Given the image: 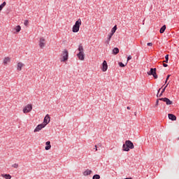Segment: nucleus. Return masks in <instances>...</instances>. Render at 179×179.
I'll list each match as a JSON object with an SVG mask.
<instances>
[{
	"label": "nucleus",
	"mask_w": 179,
	"mask_h": 179,
	"mask_svg": "<svg viewBox=\"0 0 179 179\" xmlns=\"http://www.w3.org/2000/svg\"><path fill=\"white\" fill-rule=\"evenodd\" d=\"M169 86V84L166 85V86L162 89V92H160L159 95H157V97H161L163 95V93L165 92L166 88Z\"/></svg>",
	"instance_id": "20"
},
{
	"label": "nucleus",
	"mask_w": 179,
	"mask_h": 179,
	"mask_svg": "<svg viewBox=\"0 0 179 179\" xmlns=\"http://www.w3.org/2000/svg\"><path fill=\"white\" fill-rule=\"evenodd\" d=\"M23 66H24V64L22 62L17 63V65L16 66V70L21 71L22 70Z\"/></svg>",
	"instance_id": "13"
},
{
	"label": "nucleus",
	"mask_w": 179,
	"mask_h": 179,
	"mask_svg": "<svg viewBox=\"0 0 179 179\" xmlns=\"http://www.w3.org/2000/svg\"><path fill=\"white\" fill-rule=\"evenodd\" d=\"M113 35H114V34H108V37H107V38H106V41H105V44H106V45H108L110 44V38H112V36H113Z\"/></svg>",
	"instance_id": "12"
},
{
	"label": "nucleus",
	"mask_w": 179,
	"mask_h": 179,
	"mask_svg": "<svg viewBox=\"0 0 179 179\" xmlns=\"http://www.w3.org/2000/svg\"><path fill=\"white\" fill-rule=\"evenodd\" d=\"M94 148L95 150L97 151V145H94Z\"/></svg>",
	"instance_id": "35"
},
{
	"label": "nucleus",
	"mask_w": 179,
	"mask_h": 179,
	"mask_svg": "<svg viewBox=\"0 0 179 179\" xmlns=\"http://www.w3.org/2000/svg\"><path fill=\"white\" fill-rule=\"evenodd\" d=\"M148 75L154 76L155 79H157L156 69H150V71L148 72Z\"/></svg>",
	"instance_id": "7"
},
{
	"label": "nucleus",
	"mask_w": 179,
	"mask_h": 179,
	"mask_svg": "<svg viewBox=\"0 0 179 179\" xmlns=\"http://www.w3.org/2000/svg\"><path fill=\"white\" fill-rule=\"evenodd\" d=\"M118 52H120V50L117 48H115L114 49H113V54H114L115 55H117Z\"/></svg>",
	"instance_id": "21"
},
{
	"label": "nucleus",
	"mask_w": 179,
	"mask_h": 179,
	"mask_svg": "<svg viewBox=\"0 0 179 179\" xmlns=\"http://www.w3.org/2000/svg\"><path fill=\"white\" fill-rule=\"evenodd\" d=\"M166 30V25L162 26V28H160L159 33L163 34Z\"/></svg>",
	"instance_id": "22"
},
{
	"label": "nucleus",
	"mask_w": 179,
	"mask_h": 179,
	"mask_svg": "<svg viewBox=\"0 0 179 179\" xmlns=\"http://www.w3.org/2000/svg\"><path fill=\"white\" fill-rule=\"evenodd\" d=\"M165 60H169V55H166V56H165Z\"/></svg>",
	"instance_id": "33"
},
{
	"label": "nucleus",
	"mask_w": 179,
	"mask_h": 179,
	"mask_svg": "<svg viewBox=\"0 0 179 179\" xmlns=\"http://www.w3.org/2000/svg\"><path fill=\"white\" fill-rule=\"evenodd\" d=\"M92 173V170L87 169L85 171H83V176H88L91 175Z\"/></svg>",
	"instance_id": "16"
},
{
	"label": "nucleus",
	"mask_w": 179,
	"mask_h": 179,
	"mask_svg": "<svg viewBox=\"0 0 179 179\" xmlns=\"http://www.w3.org/2000/svg\"><path fill=\"white\" fill-rule=\"evenodd\" d=\"M24 26H28L29 25V21L28 20H24Z\"/></svg>",
	"instance_id": "29"
},
{
	"label": "nucleus",
	"mask_w": 179,
	"mask_h": 179,
	"mask_svg": "<svg viewBox=\"0 0 179 179\" xmlns=\"http://www.w3.org/2000/svg\"><path fill=\"white\" fill-rule=\"evenodd\" d=\"M38 43L40 49H44V48L46 47V39L44 37L40 38Z\"/></svg>",
	"instance_id": "4"
},
{
	"label": "nucleus",
	"mask_w": 179,
	"mask_h": 179,
	"mask_svg": "<svg viewBox=\"0 0 179 179\" xmlns=\"http://www.w3.org/2000/svg\"><path fill=\"white\" fill-rule=\"evenodd\" d=\"M118 65H119L120 67H124V66H126V64H124L122 63V62L118 63Z\"/></svg>",
	"instance_id": "28"
},
{
	"label": "nucleus",
	"mask_w": 179,
	"mask_h": 179,
	"mask_svg": "<svg viewBox=\"0 0 179 179\" xmlns=\"http://www.w3.org/2000/svg\"><path fill=\"white\" fill-rule=\"evenodd\" d=\"M127 110H130V107L127 106Z\"/></svg>",
	"instance_id": "37"
},
{
	"label": "nucleus",
	"mask_w": 179,
	"mask_h": 179,
	"mask_svg": "<svg viewBox=\"0 0 179 179\" xmlns=\"http://www.w3.org/2000/svg\"><path fill=\"white\" fill-rule=\"evenodd\" d=\"M160 92V89H159V90H158V93H159Z\"/></svg>",
	"instance_id": "38"
},
{
	"label": "nucleus",
	"mask_w": 179,
	"mask_h": 179,
	"mask_svg": "<svg viewBox=\"0 0 179 179\" xmlns=\"http://www.w3.org/2000/svg\"><path fill=\"white\" fill-rule=\"evenodd\" d=\"M164 62L168 63V62H169V60L165 59V61H164Z\"/></svg>",
	"instance_id": "36"
},
{
	"label": "nucleus",
	"mask_w": 179,
	"mask_h": 179,
	"mask_svg": "<svg viewBox=\"0 0 179 179\" xmlns=\"http://www.w3.org/2000/svg\"><path fill=\"white\" fill-rule=\"evenodd\" d=\"M46 125L47 124H38L37 127H36V129H34V133L39 132L41 129H44L45 127H46Z\"/></svg>",
	"instance_id": "6"
},
{
	"label": "nucleus",
	"mask_w": 179,
	"mask_h": 179,
	"mask_svg": "<svg viewBox=\"0 0 179 179\" xmlns=\"http://www.w3.org/2000/svg\"><path fill=\"white\" fill-rule=\"evenodd\" d=\"M124 179H132V178H124Z\"/></svg>",
	"instance_id": "39"
},
{
	"label": "nucleus",
	"mask_w": 179,
	"mask_h": 179,
	"mask_svg": "<svg viewBox=\"0 0 179 179\" xmlns=\"http://www.w3.org/2000/svg\"><path fill=\"white\" fill-rule=\"evenodd\" d=\"M92 179H100V176L96 174L92 177Z\"/></svg>",
	"instance_id": "26"
},
{
	"label": "nucleus",
	"mask_w": 179,
	"mask_h": 179,
	"mask_svg": "<svg viewBox=\"0 0 179 179\" xmlns=\"http://www.w3.org/2000/svg\"><path fill=\"white\" fill-rule=\"evenodd\" d=\"M46 147H45V150H50V148H52V145H50V141H47L46 142Z\"/></svg>",
	"instance_id": "19"
},
{
	"label": "nucleus",
	"mask_w": 179,
	"mask_h": 179,
	"mask_svg": "<svg viewBox=\"0 0 179 179\" xmlns=\"http://www.w3.org/2000/svg\"><path fill=\"white\" fill-rule=\"evenodd\" d=\"M169 119L171 121H176V116L173 114H169Z\"/></svg>",
	"instance_id": "17"
},
{
	"label": "nucleus",
	"mask_w": 179,
	"mask_h": 179,
	"mask_svg": "<svg viewBox=\"0 0 179 179\" xmlns=\"http://www.w3.org/2000/svg\"><path fill=\"white\" fill-rule=\"evenodd\" d=\"M78 60L84 61L85 60V53H78Z\"/></svg>",
	"instance_id": "14"
},
{
	"label": "nucleus",
	"mask_w": 179,
	"mask_h": 179,
	"mask_svg": "<svg viewBox=\"0 0 179 179\" xmlns=\"http://www.w3.org/2000/svg\"><path fill=\"white\" fill-rule=\"evenodd\" d=\"M132 59V57L131 55H129V57H127V62L130 61Z\"/></svg>",
	"instance_id": "30"
},
{
	"label": "nucleus",
	"mask_w": 179,
	"mask_h": 179,
	"mask_svg": "<svg viewBox=\"0 0 179 179\" xmlns=\"http://www.w3.org/2000/svg\"><path fill=\"white\" fill-rule=\"evenodd\" d=\"M32 106L31 104H28L23 108V113L27 114L28 113L31 112Z\"/></svg>",
	"instance_id": "5"
},
{
	"label": "nucleus",
	"mask_w": 179,
	"mask_h": 179,
	"mask_svg": "<svg viewBox=\"0 0 179 179\" xmlns=\"http://www.w3.org/2000/svg\"><path fill=\"white\" fill-rule=\"evenodd\" d=\"M108 68V66L107 65L106 61H103L101 66V71H103V72H106Z\"/></svg>",
	"instance_id": "11"
},
{
	"label": "nucleus",
	"mask_w": 179,
	"mask_h": 179,
	"mask_svg": "<svg viewBox=\"0 0 179 179\" xmlns=\"http://www.w3.org/2000/svg\"><path fill=\"white\" fill-rule=\"evenodd\" d=\"M1 177L4 178V179H10V178H12V176H10V174H1Z\"/></svg>",
	"instance_id": "18"
},
{
	"label": "nucleus",
	"mask_w": 179,
	"mask_h": 179,
	"mask_svg": "<svg viewBox=\"0 0 179 179\" xmlns=\"http://www.w3.org/2000/svg\"><path fill=\"white\" fill-rule=\"evenodd\" d=\"M16 33H19L21 31V27L20 25L16 26L15 28Z\"/></svg>",
	"instance_id": "23"
},
{
	"label": "nucleus",
	"mask_w": 179,
	"mask_h": 179,
	"mask_svg": "<svg viewBox=\"0 0 179 179\" xmlns=\"http://www.w3.org/2000/svg\"><path fill=\"white\" fill-rule=\"evenodd\" d=\"M117 29V27H116V25H115L114 27L112 28V31L110 34H114L115 33Z\"/></svg>",
	"instance_id": "24"
},
{
	"label": "nucleus",
	"mask_w": 179,
	"mask_h": 179,
	"mask_svg": "<svg viewBox=\"0 0 179 179\" xmlns=\"http://www.w3.org/2000/svg\"><path fill=\"white\" fill-rule=\"evenodd\" d=\"M134 148V143L130 141H125V143L123 144V151L129 152L130 149L132 150Z\"/></svg>",
	"instance_id": "1"
},
{
	"label": "nucleus",
	"mask_w": 179,
	"mask_h": 179,
	"mask_svg": "<svg viewBox=\"0 0 179 179\" xmlns=\"http://www.w3.org/2000/svg\"><path fill=\"white\" fill-rule=\"evenodd\" d=\"M147 45L149 47H152V43H148Z\"/></svg>",
	"instance_id": "31"
},
{
	"label": "nucleus",
	"mask_w": 179,
	"mask_h": 179,
	"mask_svg": "<svg viewBox=\"0 0 179 179\" xmlns=\"http://www.w3.org/2000/svg\"><path fill=\"white\" fill-rule=\"evenodd\" d=\"M10 62V57H5L4 59H3V64L4 66H8V64Z\"/></svg>",
	"instance_id": "10"
},
{
	"label": "nucleus",
	"mask_w": 179,
	"mask_h": 179,
	"mask_svg": "<svg viewBox=\"0 0 179 179\" xmlns=\"http://www.w3.org/2000/svg\"><path fill=\"white\" fill-rule=\"evenodd\" d=\"M159 101H162L166 103V105H172V101L169 100V98H160Z\"/></svg>",
	"instance_id": "9"
},
{
	"label": "nucleus",
	"mask_w": 179,
	"mask_h": 179,
	"mask_svg": "<svg viewBox=\"0 0 179 179\" xmlns=\"http://www.w3.org/2000/svg\"><path fill=\"white\" fill-rule=\"evenodd\" d=\"M169 77H171V75L167 76V78H166L165 83H167V80H169Z\"/></svg>",
	"instance_id": "32"
},
{
	"label": "nucleus",
	"mask_w": 179,
	"mask_h": 179,
	"mask_svg": "<svg viewBox=\"0 0 179 179\" xmlns=\"http://www.w3.org/2000/svg\"><path fill=\"white\" fill-rule=\"evenodd\" d=\"M5 6H6V3L4 1L1 5H0V11L2 10L3 8H4Z\"/></svg>",
	"instance_id": "25"
},
{
	"label": "nucleus",
	"mask_w": 179,
	"mask_h": 179,
	"mask_svg": "<svg viewBox=\"0 0 179 179\" xmlns=\"http://www.w3.org/2000/svg\"><path fill=\"white\" fill-rule=\"evenodd\" d=\"M80 26H81V20L78 19V21L76 22V24L73 25V33H78V31H79Z\"/></svg>",
	"instance_id": "3"
},
{
	"label": "nucleus",
	"mask_w": 179,
	"mask_h": 179,
	"mask_svg": "<svg viewBox=\"0 0 179 179\" xmlns=\"http://www.w3.org/2000/svg\"><path fill=\"white\" fill-rule=\"evenodd\" d=\"M178 141H179V138H178Z\"/></svg>",
	"instance_id": "41"
},
{
	"label": "nucleus",
	"mask_w": 179,
	"mask_h": 179,
	"mask_svg": "<svg viewBox=\"0 0 179 179\" xmlns=\"http://www.w3.org/2000/svg\"><path fill=\"white\" fill-rule=\"evenodd\" d=\"M69 59V52L68 50H64L62 51L61 57L59 60L61 62H66Z\"/></svg>",
	"instance_id": "2"
},
{
	"label": "nucleus",
	"mask_w": 179,
	"mask_h": 179,
	"mask_svg": "<svg viewBox=\"0 0 179 179\" xmlns=\"http://www.w3.org/2000/svg\"><path fill=\"white\" fill-rule=\"evenodd\" d=\"M162 66H164V67H167V64H166L165 63H164L163 64H162Z\"/></svg>",
	"instance_id": "34"
},
{
	"label": "nucleus",
	"mask_w": 179,
	"mask_h": 179,
	"mask_svg": "<svg viewBox=\"0 0 179 179\" xmlns=\"http://www.w3.org/2000/svg\"><path fill=\"white\" fill-rule=\"evenodd\" d=\"M157 104H158V101H157Z\"/></svg>",
	"instance_id": "40"
},
{
	"label": "nucleus",
	"mask_w": 179,
	"mask_h": 179,
	"mask_svg": "<svg viewBox=\"0 0 179 179\" xmlns=\"http://www.w3.org/2000/svg\"><path fill=\"white\" fill-rule=\"evenodd\" d=\"M50 122V115L47 114L46 116H45V118L43 119V122L41 123V124H46L48 125Z\"/></svg>",
	"instance_id": "8"
},
{
	"label": "nucleus",
	"mask_w": 179,
	"mask_h": 179,
	"mask_svg": "<svg viewBox=\"0 0 179 179\" xmlns=\"http://www.w3.org/2000/svg\"><path fill=\"white\" fill-rule=\"evenodd\" d=\"M12 167L13 169H17V168H19V165L17 164H14L12 165Z\"/></svg>",
	"instance_id": "27"
},
{
	"label": "nucleus",
	"mask_w": 179,
	"mask_h": 179,
	"mask_svg": "<svg viewBox=\"0 0 179 179\" xmlns=\"http://www.w3.org/2000/svg\"><path fill=\"white\" fill-rule=\"evenodd\" d=\"M78 54H85L83 46L81 44L78 45Z\"/></svg>",
	"instance_id": "15"
}]
</instances>
